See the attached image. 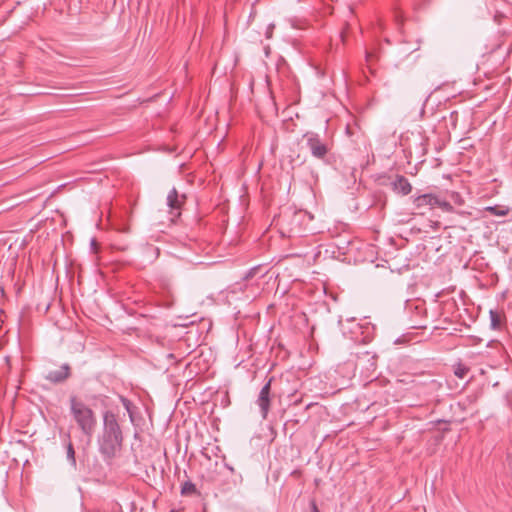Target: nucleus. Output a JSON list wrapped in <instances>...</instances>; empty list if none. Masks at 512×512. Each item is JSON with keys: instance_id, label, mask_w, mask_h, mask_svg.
I'll return each instance as SVG.
<instances>
[{"instance_id": "nucleus-1", "label": "nucleus", "mask_w": 512, "mask_h": 512, "mask_svg": "<svg viewBox=\"0 0 512 512\" xmlns=\"http://www.w3.org/2000/svg\"><path fill=\"white\" fill-rule=\"evenodd\" d=\"M69 402L71 416L82 434L87 438V443L90 444L97 426L96 414L87 404L75 396L70 397Z\"/></svg>"}, {"instance_id": "nucleus-2", "label": "nucleus", "mask_w": 512, "mask_h": 512, "mask_svg": "<svg viewBox=\"0 0 512 512\" xmlns=\"http://www.w3.org/2000/svg\"><path fill=\"white\" fill-rule=\"evenodd\" d=\"M306 145L309 148L313 157L319 160H325L329 153V146L319 137L318 134L308 132L304 135Z\"/></svg>"}, {"instance_id": "nucleus-3", "label": "nucleus", "mask_w": 512, "mask_h": 512, "mask_svg": "<svg viewBox=\"0 0 512 512\" xmlns=\"http://www.w3.org/2000/svg\"><path fill=\"white\" fill-rule=\"evenodd\" d=\"M123 442V436L103 433L100 441V452L107 458H113L120 450Z\"/></svg>"}, {"instance_id": "nucleus-4", "label": "nucleus", "mask_w": 512, "mask_h": 512, "mask_svg": "<svg viewBox=\"0 0 512 512\" xmlns=\"http://www.w3.org/2000/svg\"><path fill=\"white\" fill-rule=\"evenodd\" d=\"M271 383L270 378L267 383L261 388L256 403L260 408V413L263 419H266L270 410L271 404Z\"/></svg>"}, {"instance_id": "nucleus-5", "label": "nucleus", "mask_w": 512, "mask_h": 512, "mask_svg": "<svg viewBox=\"0 0 512 512\" xmlns=\"http://www.w3.org/2000/svg\"><path fill=\"white\" fill-rule=\"evenodd\" d=\"M103 433L105 434H111V435H118L123 436L122 431L120 428V425L117 420V416L111 412L106 411L103 415Z\"/></svg>"}, {"instance_id": "nucleus-6", "label": "nucleus", "mask_w": 512, "mask_h": 512, "mask_svg": "<svg viewBox=\"0 0 512 512\" xmlns=\"http://www.w3.org/2000/svg\"><path fill=\"white\" fill-rule=\"evenodd\" d=\"M437 196L431 193L419 195L413 199V205L419 214H424V209H433L436 207Z\"/></svg>"}, {"instance_id": "nucleus-7", "label": "nucleus", "mask_w": 512, "mask_h": 512, "mask_svg": "<svg viewBox=\"0 0 512 512\" xmlns=\"http://www.w3.org/2000/svg\"><path fill=\"white\" fill-rule=\"evenodd\" d=\"M393 191L401 194L408 195L412 191V185L406 177L403 175H397L395 180L392 182Z\"/></svg>"}, {"instance_id": "nucleus-8", "label": "nucleus", "mask_w": 512, "mask_h": 512, "mask_svg": "<svg viewBox=\"0 0 512 512\" xmlns=\"http://www.w3.org/2000/svg\"><path fill=\"white\" fill-rule=\"evenodd\" d=\"M70 374V367L67 364H64L60 367V369L55 371H50L46 378L53 382V383H59L64 380H66L69 377Z\"/></svg>"}, {"instance_id": "nucleus-9", "label": "nucleus", "mask_w": 512, "mask_h": 512, "mask_svg": "<svg viewBox=\"0 0 512 512\" xmlns=\"http://www.w3.org/2000/svg\"><path fill=\"white\" fill-rule=\"evenodd\" d=\"M184 200L185 196H180L175 188L170 190V192L167 195V205L171 210L179 211L182 204L184 203Z\"/></svg>"}, {"instance_id": "nucleus-10", "label": "nucleus", "mask_w": 512, "mask_h": 512, "mask_svg": "<svg viewBox=\"0 0 512 512\" xmlns=\"http://www.w3.org/2000/svg\"><path fill=\"white\" fill-rule=\"evenodd\" d=\"M119 400L121 401L122 405L124 406L125 410L127 411L129 417H130V420L133 421V418H134V405L133 403L126 397L124 396H119Z\"/></svg>"}, {"instance_id": "nucleus-11", "label": "nucleus", "mask_w": 512, "mask_h": 512, "mask_svg": "<svg viewBox=\"0 0 512 512\" xmlns=\"http://www.w3.org/2000/svg\"><path fill=\"white\" fill-rule=\"evenodd\" d=\"M491 327L493 329H499L501 326V316L496 310H490L489 312Z\"/></svg>"}, {"instance_id": "nucleus-12", "label": "nucleus", "mask_w": 512, "mask_h": 512, "mask_svg": "<svg viewBox=\"0 0 512 512\" xmlns=\"http://www.w3.org/2000/svg\"><path fill=\"white\" fill-rule=\"evenodd\" d=\"M66 454H67V459L70 462V464L73 467H75L76 466L75 450H74V447H73L71 441H69L66 446Z\"/></svg>"}, {"instance_id": "nucleus-13", "label": "nucleus", "mask_w": 512, "mask_h": 512, "mask_svg": "<svg viewBox=\"0 0 512 512\" xmlns=\"http://www.w3.org/2000/svg\"><path fill=\"white\" fill-rule=\"evenodd\" d=\"M196 492V486L194 483L190 481H186L182 484L181 494L182 495H191Z\"/></svg>"}, {"instance_id": "nucleus-14", "label": "nucleus", "mask_w": 512, "mask_h": 512, "mask_svg": "<svg viewBox=\"0 0 512 512\" xmlns=\"http://www.w3.org/2000/svg\"><path fill=\"white\" fill-rule=\"evenodd\" d=\"M450 200L457 206L464 205V199L459 192L452 191L449 193Z\"/></svg>"}, {"instance_id": "nucleus-15", "label": "nucleus", "mask_w": 512, "mask_h": 512, "mask_svg": "<svg viewBox=\"0 0 512 512\" xmlns=\"http://www.w3.org/2000/svg\"><path fill=\"white\" fill-rule=\"evenodd\" d=\"M436 206L441 208L443 211L445 212H453L454 209H453V206L451 205L450 202L448 201H445V200H441L437 197V203H436Z\"/></svg>"}, {"instance_id": "nucleus-16", "label": "nucleus", "mask_w": 512, "mask_h": 512, "mask_svg": "<svg viewBox=\"0 0 512 512\" xmlns=\"http://www.w3.org/2000/svg\"><path fill=\"white\" fill-rule=\"evenodd\" d=\"M486 210L497 216H505L508 213V210L500 209L497 206L487 207Z\"/></svg>"}, {"instance_id": "nucleus-17", "label": "nucleus", "mask_w": 512, "mask_h": 512, "mask_svg": "<svg viewBox=\"0 0 512 512\" xmlns=\"http://www.w3.org/2000/svg\"><path fill=\"white\" fill-rule=\"evenodd\" d=\"M465 372H466V370H465L464 368L457 369V370L455 371V375H456L457 377H459V378H463V377H464V375H465Z\"/></svg>"}, {"instance_id": "nucleus-18", "label": "nucleus", "mask_w": 512, "mask_h": 512, "mask_svg": "<svg viewBox=\"0 0 512 512\" xmlns=\"http://www.w3.org/2000/svg\"><path fill=\"white\" fill-rule=\"evenodd\" d=\"M311 508H312V512H320L314 501L311 503Z\"/></svg>"}, {"instance_id": "nucleus-19", "label": "nucleus", "mask_w": 512, "mask_h": 512, "mask_svg": "<svg viewBox=\"0 0 512 512\" xmlns=\"http://www.w3.org/2000/svg\"><path fill=\"white\" fill-rule=\"evenodd\" d=\"M431 385H432L434 388H436V389H438V388H439V386H440V385H439V383H438L437 381H435V380H432V381H431Z\"/></svg>"}]
</instances>
